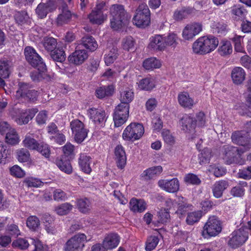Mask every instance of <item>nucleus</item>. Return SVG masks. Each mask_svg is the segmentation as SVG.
<instances>
[{
    "mask_svg": "<svg viewBox=\"0 0 251 251\" xmlns=\"http://www.w3.org/2000/svg\"><path fill=\"white\" fill-rule=\"evenodd\" d=\"M110 26L114 30L121 29L128 20V16L123 5L113 4L110 8Z\"/></svg>",
    "mask_w": 251,
    "mask_h": 251,
    "instance_id": "nucleus-2",
    "label": "nucleus"
},
{
    "mask_svg": "<svg viewBox=\"0 0 251 251\" xmlns=\"http://www.w3.org/2000/svg\"><path fill=\"white\" fill-rule=\"evenodd\" d=\"M218 44L217 38L213 36H204L199 38L193 43L192 49L196 54H205L213 51Z\"/></svg>",
    "mask_w": 251,
    "mask_h": 251,
    "instance_id": "nucleus-1",
    "label": "nucleus"
},
{
    "mask_svg": "<svg viewBox=\"0 0 251 251\" xmlns=\"http://www.w3.org/2000/svg\"><path fill=\"white\" fill-rule=\"evenodd\" d=\"M195 9L191 7H184L180 10L176 11L174 14V19L177 21H180L186 18L189 15L194 13Z\"/></svg>",
    "mask_w": 251,
    "mask_h": 251,
    "instance_id": "nucleus-36",
    "label": "nucleus"
},
{
    "mask_svg": "<svg viewBox=\"0 0 251 251\" xmlns=\"http://www.w3.org/2000/svg\"><path fill=\"white\" fill-rule=\"evenodd\" d=\"M106 16L103 12L93 10L89 15L88 18L90 22L93 24L100 25L106 19Z\"/></svg>",
    "mask_w": 251,
    "mask_h": 251,
    "instance_id": "nucleus-35",
    "label": "nucleus"
},
{
    "mask_svg": "<svg viewBox=\"0 0 251 251\" xmlns=\"http://www.w3.org/2000/svg\"><path fill=\"white\" fill-rule=\"evenodd\" d=\"M14 18L16 23L21 25L26 24L29 20L28 15L25 11H16Z\"/></svg>",
    "mask_w": 251,
    "mask_h": 251,
    "instance_id": "nucleus-39",
    "label": "nucleus"
},
{
    "mask_svg": "<svg viewBox=\"0 0 251 251\" xmlns=\"http://www.w3.org/2000/svg\"><path fill=\"white\" fill-rule=\"evenodd\" d=\"M30 75L32 80L34 81H38L43 79L50 81L52 78L50 75L47 74L46 68L44 70L37 68V70L31 72Z\"/></svg>",
    "mask_w": 251,
    "mask_h": 251,
    "instance_id": "nucleus-27",
    "label": "nucleus"
},
{
    "mask_svg": "<svg viewBox=\"0 0 251 251\" xmlns=\"http://www.w3.org/2000/svg\"><path fill=\"white\" fill-rule=\"evenodd\" d=\"M12 151L6 145L0 144V163L5 164L11 159Z\"/></svg>",
    "mask_w": 251,
    "mask_h": 251,
    "instance_id": "nucleus-31",
    "label": "nucleus"
},
{
    "mask_svg": "<svg viewBox=\"0 0 251 251\" xmlns=\"http://www.w3.org/2000/svg\"><path fill=\"white\" fill-rule=\"evenodd\" d=\"M26 226L30 230L35 231L40 227V221L36 216H30L27 219Z\"/></svg>",
    "mask_w": 251,
    "mask_h": 251,
    "instance_id": "nucleus-46",
    "label": "nucleus"
},
{
    "mask_svg": "<svg viewBox=\"0 0 251 251\" xmlns=\"http://www.w3.org/2000/svg\"><path fill=\"white\" fill-rule=\"evenodd\" d=\"M231 139L234 143L241 146L239 148H242L245 151L251 148L250 137L249 134L246 131H235L232 133Z\"/></svg>",
    "mask_w": 251,
    "mask_h": 251,
    "instance_id": "nucleus-13",
    "label": "nucleus"
},
{
    "mask_svg": "<svg viewBox=\"0 0 251 251\" xmlns=\"http://www.w3.org/2000/svg\"><path fill=\"white\" fill-rule=\"evenodd\" d=\"M222 223L215 216L209 218L203 227V233L206 232L210 236H215L222 231Z\"/></svg>",
    "mask_w": 251,
    "mask_h": 251,
    "instance_id": "nucleus-11",
    "label": "nucleus"
},
{
    "mask_svg": "<svg viewBox=\"0 0 251 251\" xmlns=\"http://www.w3.org/2000/svg\"><path fill=\"white\" fill-rule=\"evenodd\" d=\"M30 242L25 238H18L12 242V246L21 250H26L28 247H30Z\"/></svg>",
    "mask_w": 251,
    "mask_h": 251,
    "instance_id": "nucleus-57",
    "label": "nucleus"
},
{
    "mask_svg": "<svg viewBox=\"0 0 251 251\" xmlns=\"http://www.w3.org/2000/svg\"><path fill=\"white\" fill-rule=\"evenodd\" d=\"M228 183L227 181L221 180L216 182L212 187V192L214 196L216 198H221L224 191L227 188Z\"/></svg>",
    "mask_w": 251,
    "mask_h": 251,
    "instance_id": "nucleus-28",
    "label": "nucleus"
},
{
    "mask_svg": "<svg viewBox=\"0 0 251 251\" xmlns=\"http://www.w3.org/2000/svg\"><path fill=\"white\" fill-rule=\"evenodd\" d=\"M231 13L235 16L234 18L240 20L245 17L247 11L240 4L234 5L231 7Z\"/></svg>",
    "mask_w": 251,
    "mask_h": 251,
    "instance_id": "nucleus-42",
    "label": "nucleus"
},
{
    "mask_svg": "<svg viewBox=\"0 0 251 251\" xmlns=\"http://www.w3.org/2000/svg\"><path fill=\"white\" fill-rule=\"evenodd\" d=\"M6 142L9 144L15 145L19 142L18 134L14 129L7 132L5 137Z\"/></svg>",
    "mask_w": 251,
    "mask_h": 251,
    "instance_id": "nucleus-54",
    "label": "nucleus"
},
{
    "mask_svg": "<svg viewBox=\"0 0 251 251\" xmlns=\"http://www.w3.org/2000/svg\"><path fill=\"white\" fill-rule=\"evenodd\" d=\"M89 240L84 233L76 234L65 243L63 246L64 251H82L86 243Z\"/></svg>",
    "mask_w": 251,
    "mask_h": 251,
    "instance_id": "nucleus-7",
    "label": "nucleus"
},
{
    "mask_svg": "<svg viewBox=\"0 0 251 251\" xmlns=\"http://www.w3.org/2000/svg\"><path fill=\"white\" fill-rule=\"evenodd\" d=\"M24 53L26 61L33 67L42 70L46 69V65L42 58L32 47H25Z\"/></svg>",
    "mask_w": 251,
    "mask_h": 251,
    "instance_id": "nucleus-9",
    "label": "nucleus"
},
{
    "mask_svg": "<svg viewBox=\"0 0 251 251\" xmlns=\"http://www.w3.org/2000/svg\"><path fill=\"white\" fill-rule=\"evenodd\" d=\"M135 40L131 36L124 37L122 41V47L126 51L132 50L135 48Z\"/></svg>",
    "mask_w": 251,
    "mask_h": 251,
    "instance_id": "nucleus-38",
    "label": "nucleus"
},
{
    "mask_svg": "<svg viewBox=\"0 0 251 251\" xmlns=\"http://www.w3.org/2000/svg\"><path fill=\"white\" fill-rule=\"evenodd\" d=\"M182 125V130L185 132H192L195 130L196 123L195 119H194L190 115H184L180 120Z\"/></svg>",
    "mask_w": 251,
    "mask_h": 251,
    "instance_id": "nucleus-21",
    "label": "nucleus"
},
{
    "mask_svg": "<svg viewBox=\"0 0 251 251\" xmlns=\"http://www.w3.org/2000/svg\"><path fill=\"white\" fill-rule=\"evenodd\" d=\"M56 165L60 170L67 174H69L72 172V168L69 161L58 160L56 161Z\"/></svg>",
    "mask_w": 251,
    "mask_h": 251,
    "instance_id": "nucleus-55",
    "label": "nucleus"
},
{
    "mask_svg": "<svg viewBox=\"0 0 251 251\" xmlns=\"http://www.w3.org/2000/svg\"><path fill=\"white\" fill-rule=\"evenodd\" d=\"M130 209L134 212L141 213L146 209V203L143 200L132 198L130 200Z\"/></svg>",
    "mask_w": 251,
    "mask_h": 251,
    "instance_id": "nucleus-32",
    "label": "nucleus"
},
{
    "mask_svg": "<svg viewBox=\"0 0 251 251\" xmlns=\"http://www.w3.org/2000/svg\"><path fill=\"white\" fill-rule=\"evenodd\" d=\"M127 118L125 117V115L115 112L113 114V120L115 126L119 127L123 125L127 120Z\"/></svg>",
    "mask_w": 251,
    "mask_h": 251,
    "instance_id": "nucleus-62",
    "label": "nucleus"
},
{
    "mask_svg": "<svg viewBox=\"0 0 251 251\" xmlns=\"http://www.w3.org/2000/svg\"><path fill=\"white\" fill-rule=\"evenodd\" d=\"M158 185L162 189L169 193H176L179 188V181L177 178L159 180Z\"/></svg>",
    "mask_w": 251,
    "mask_h": 251,
    "instance_id": "nucleus-17",
    "label": "nucleus"
},
{
    "mask_svg": "<svg viewBox=\"0 0 251 251\" xmlns=\"http://www.w3.org/2000/svg\"><path fill=\"white\" fill-rule=\"evenodd\" d=\"M134 98V93L131 90H126L121 92L120 100L122 103L129 104Z\"/></svg>",
    "mask_w": 251,
    "mask_h": 251,
    "instance_id": "nucleus-50",
    "label": "nucleus"
},
{
    "mask_svg": "<svg viewBox=\"0 0 251 251\" xmlns=\"http://www.w3.org/2000/svg\"><path fill=\"white\" fill-rule=\"evenodd\" d=\"M120 238L118 234L111 233L107 235L103 240L102 245L105 249H112L119 244Z\"/></svg>",
    "mask_w": 251,
    "mask_h": 251,
    "instance_id": "nucleus-24",
    "label": "nucleus"
},
{
    "mask_svg": "<svg viewBox=\"0 0 251 251\" xmlns=\"http://www.w3.org/2000/svg\"><path fill=\"white\" fill-rule=\"evenodd\" d=\"M114 159L119 168L122 169L125 167L126 157L124 148L121 145L117 146L115 148Z\"/></svg>",
    "mask_w": 251,
    "mask_h": 251,
    "instance_id": "nucleus-20",
    "label": "nucleus"
},
{
    "mask_svg": "<svg viewBox=\"0 0 251 251\" xmlns=\"http://www.w3.org/2000/svg\"><path fill=\"white\" fill-rule=\"evenodd\" d=\"M159 242V239L157 236H151L146 241V250L151 251L153 250L157 245Z\"/></svg>",
    "mask_w": 251,
    "mask_h": 251,
    "instance_id": "nucleus-59",
    "label": "nucleus"
},
{
    "mask_svg": "<svg viewBox=\"0 0 251 251\" xmlns=\"http://www.w3.org/2000/svg\"><path fill=\"white\" fill-rule=\"evenodd\" d=\"M177 99L179 104L184 108L191 109L196 104L194 100L190 97L189 93L187 92L179 93Z\"/></svg>",
    "mask_w": 251,
    "mask_h": 251,
    "instance_id": "nucleus-22",
    "label": "nucleus"
},
{
    "mask_svg": "<svg viewBox=\"0 0 251 251\" xmlns=\"http://www.w3.org/2000/svg\"><path fill=\"white\" fill-rule=\"evenodd\" d=\"M202 30V25L198 23H194L187 25L182 32V37L186 40H192Z\"/></svg>",
    "mask_w": 251,
    "mask_h": 251,
    "instance_id": "nucleus-18",
    "label": "nucleus"
},
{
    "mask_svg": "<svg viewBox=\"0 0 251 251\" xmlns=\"http://www.w3.org/2000/svg\"><path fill=\"white\" fill-rule=\"evenodd\" d=\"M163 171L161 166H154L145 170L141 175V177L145 180L153 179L159 176Z\"/></svg>",
    "mask_w": 251,
    "mask_h": 251,
    "instance_id": "nucleus-23",
    "label": "nucleus"
},
{
    "mask_svg": "<svg viewBox=\"0 0 251 251\" xmlns=\"http://www.w3.org/2000/svg\"><path fill=\"white\" fill-rule=\"evenodd\" d=\"M23 144L25 148L30 150H36L38 149V142L33 138L30 136H25V139L23 141Z\"/></svg>",
    "mask_w": 251,
    "mask_h": 251,
    "instance_id": "nucleus-48",
    "label": "nucleus"
},
{
    "mask_svg": "<svg viewBox=\"0 0 251 251\" xmlns=\"http://www.w3.org/2000/svg\"><path fill=\"white\" fill-rule=\"evenodd\" d=\"M11 63L8 60L0 61V75L3 78H7L10 74Z\"/></svg>",
    "mask_w": 251,
    "mask_h": 251,
    "instance_id": "nucleus-44",
    "label": "nucleus"
},
{
    "mask_svg": "<svg viewBox=\"0 0 251 251\" xmlns=\"http://www.w3.org/2000/svg\"><path fill=\"white\" fill-rule=\"evenodd\" d=\"M129 104L120 103L115 109V112L125 115V117L128 118L129 116Z\"/></svg>",
    "mask_w": 251,
    "mask_h": 251,
    "instance_id": "nucleus-61",
    "label": "nucleus"
},
{
    "mask_svg": "<svg viewBox=\"0 0 251 251\" xmlns=\"http://www.w3.org/2000/svg\"><path fill=\"white\" fill-rule=\"evenodd\" d=\"M70 127L77 143L82 142L87 136L88 130L85 128L84 124L80 120L75 119L72 121L70 123Z\"/></svg>",
    "mask_w": 251,
    "mask_h": 251,
    "instance_id": "nucleus-10",
    "label": "nucleus"
},
{
    "mask_svg": "<svg viewBox=\"0 0 251 251\" xmlns=\"http://www.w3.org/2000/svg\"><path fill=\"white\" fill-rule=\"evenodd\" d=\"M144 133L143 126L139 123H132L126 126L123 133V138L126 141L139 139Z\"/></svg>",
    "mask_w": 251,
    "mask_h": 251,
    "instance_id": "nucleus-8",
    "label": "nucleus"
},
{
    "mask_svg": "<svg viewBox=\"0 0 251 251\" xmlns=\"http://www.w3.org/2000/svg\"><path fill=\"white\" fill-rule=\"evenodd\" d=\"M77 205L79 211L84 213H86L90 211L91 207V202L87 198L78 199L77 201Z\"/></svg>",
    "mask_w": 251,
    "mask_h": 251,
    "instance_id": "nucleus-43",
    "label": "nucleus"
},
{
    "mask_svg": "<svg viewBox=\"0 0 251 251\" xmlns=\"http://www.w3.org/2000/svg\"><path fill=\"white\" fill-rule=\"evenodd\" d=\"M218 49L219 54L222 56L230 54L232 52V45L229 41H223Z\"/></svg>",
    "mask_w": 251,
    "mask_h": 251,
    "instance_id": "nucleus-45",
    "label": "nucleus"
},
{
    "mask_svg": "<svg viewBox=\"0 0 251 251\" xmlns=\"http://www.w3.org/2000/svg\"><path fill=\"white\" fill-rule=\"evenodd\" d=\"M44 49L48 52H52L56 49L57 42L56 39L51 37H45L41 42Z\"/></svg>",
    "mask_w": 251,
    "mask_h": 251,
    "instance_id": "nucleus-34",
    "label": "nucleus"
},
{
    "mask_svg": "<svg viewBox=\"0 0 251 251\" xmlns=\"http://www.w3.org/2000/svg\"><path fill=\"white\" fill-rule=\"evenodd\" d=\"M117 48H112L108 54H106L104 57V61L107 65L113 63L117 59L118 53Z\"/></svg>",
    "mask_w": 251,
    "mask_h": 251,
    "instance_id": "nucleus-51",
    "label": "nucleus"
},
{
    "mask_svg": "<svg viewBox=\"0 0 251 251\" xmlns=\"http://www.w3.org/2000/svg\"><path fill=\"white\" fill-rule=\"evenodd\" d=\"M50 57L55 61L62 63L66 58V55L64 51L62 49L59 48L55 49L52 52H50Z\"/></svg>",
    "mask_w": 251,
    "mask_h": 251,
    "instance_id": "nucleus-49",
    "label": "nucleus"
},
{
    "mask_svg": "<svg viewBox=\"0 0 251 251\" xmlns=\"http://www.w3.org/2000/svg\"><path fill=\"white\" fill-rule=\"evenodd\" d=\"M37 112V109L35 108L22 110L20 113L19 117L16 118L15 121L19 125L26 124Z\"/></svg>",
    "mask_w": 251,
    "mask_h": 251,
    "instance_id": "nucleus-19",
    "label": "nucleus"
},
{
    "mask_svg": "<svg viewBox=\"0 0 251 251\" xmlns=\"http://www.w3.org/2000/svg\"><path fill=\"white\" fill-rule=\"evenodd\" d=\"M138 86L142 90L150 91L155 87L154 80L150 77L143 78L139 81Z\"/></svg>",
    "mask_w": 251,
    "mask_h": 251,
    "instance_id": "nucleus-40",
    "label": "nucleus"
},
{
    "mask_svg": "<svg viewBox=\"0 0 251 251\" xmlns=\"http://www.w3.org/2000/svg\"><path fill=\"white\" fill-rule=\"evenodd\" d=\"M143 66L146 70H152L159 68L161 63L159 60L154 57H151L146 59L143 63Z\"/></svg>",
    "mask_w": 251,
    "mask_h": 251,
    "instance_id": "nucleus-41",
    "label": "nucleus"
},
{
    "mask_svg": "<svg viewBox=\"0 0 251 251\" xmlns=\"http://www.w3.org/2000/svg\"><path fill=\"white\" fill-rule=\"evenodd\" d=\"M166 203L170 209L172 207L176 208L175 214L179 218L184 217L192 207L191 204L188 203L187 199L181 196H177L176 199L174 201L171 199H168Z\"/></svg>",
    "mask_w": 251,
    "mask_h": 251,
    "instance_id": "nucleus-5",
    "label": "nucleus"
},
{
    "mask_svg": "<svg viewBox=\"0 0 251 251\" xmlns=\"http://www.w3.org/2000/svg\"><path fill=\"white\" fill-rule=\"evenodd\" d=\"M212 31L214 33L223 34L226 31V25L223 23L214 22L212 25Z\"/></svg>",
    "mask_w": 251,
    "mask_h": 251,
    "instance_id": "nucleus-60",
    "label": "nucleus"
},
{
    "mask_svg": "<svg viewBox=\"0 0 251 251\" xmlns=\"http://www.w3.org/2000/svg\"><path fill=\"white\" fill-rule=\"evenodd\" d=\"M248 238V232L241 228L232 232L228 244L231 248L236 249L242 245Z\"/></svg>",
    "mask_w": 251,
    "mask_h": 251,
    "instance_id": "nucleus-12",
    "label": "nucleus"
},
{
    "mask_svg": "<svg viewBox=\"0 0 251 251\" xmlns=\"http://www.w3.org/2000/svg\"><path fill=\"white\" fill-rule=\"evenodd\" d=\"M57 7L55 0H47L46 2H41L38 5L35 12L39 18L44 19L49 12L55 10Z\"/></svg>",
    "mask_w": 251,
    "mask_h": 251,
    "instance_id": "nucleus-14",
    "label": "nucleus"
},
{
    "mask_svg": "<svg viewBox=\"0 0 251 251\" xmlns=\"http://www.w3.org/2000/svg\"><path fill=\"white\" fill-rule=\"evenodd\" d=\"M201 216L202 212L201 211L188 213L186 219V223L189 225H193L198 222Z\"/></svg>",
    "mask_w": 251,
    "mask_h": 251,
    "instance_id": "nucleus-47",
    "label": "nucleus"
},
{
    "mask_svg": "<svg viewBox=\"0 0 251 251\" xmlns=\"http://www.w3.org/2000/svg\"><path fill=\"white\" fill-rule=\"evenodd\" d=\"M89 117L95 124L100 127L103 126L106 120L105 112L104 110L95 108L88 110Z\"/></svg>",
    "mask_w": 251,
    "mask_h": 251,
    "instance_id": "nucleus-16",
    "label": "nucleus"
},
{
    "mask_svg": "<svg viewBox=\"0 0 251 251\" xmlns=\"http://www.w3.org/2000/svg\"><path fill=\"white\" fill-rule=\"evenodd\" d=\"M149 47L154 50H163L165 49L164 38L160 35H156L150 38Z\"/></svg>",
    "mask_w": 251,
    "mask_h": 251,
    "instance_id": "nucleus-25",
    "label": "nucleus"
},
{
    "mask_svg": "<svg viewBox=\"0 0 251 251\" xmlns=\"http://www.w3.org/2000/svg\"><path fill=\"white\" fill-rule=\"evenodd\" d=\"M62 13L57 18V23L58 25H62L67 23L71 18V12L68 10L67 5L63 3L61 6Z\"/></svg>",
    "mask_w": 251,
    "mask_h": 251,
    "instance_id": "nucleus-29",
    "label": "nucleus"
},
{
    "mask_svg": "<svg viewBox=\"0 0 251 251\" xmlns=\"http://www.w3.org/2000/svg\"><path fill=\"white\" fill-rule=\"evenodd\" d=\"M88 57L87 50L82 49L81 46L77 45L75 51L69 56L68 60L70 63L79 65L82 64Z\"/></svg>",
    "mask_w": 251,
    "mask_h": 251,
    "instance_id": "nucleus-15",
    "label": "nucleus"
},
{
    "mask_svg": "<svg viewBox=\"0 0 251 251\" xmlns=\"http://www.w3.org/2000/svg\"><path fill=\"white\" fill-rule=\"evenodd\" d=\"M211 157V152L208 149H204L199 155V160L200 164H204L208 163Z\"/></svg>",
    "mask_w": 251,
    "mask_h": 251,
    "instance_id": "nucleus-56",
    "label": "nucleus"
},
{
    "mask_svg": "<svg viewBox=\"0 0 251 251\" xmlns=\"http://www.w3.org/2000/svg\"><path fill=\"white\" fill-rule=\"evenodd\" d=\"M73 208V205L69 203H64L55 208L56 213L59 215H64L67 214Z\"/></svg>",
    "mask_w": 251,
    "mask_h": 251,
    "instance_id": "nucleus-53",
    "label": "nucleus"
},
{
    "mask_svg": "<svg viewBox=\"0 0 251 251\" xmlns=\"http://www.w3.org/2000/svg\"><path fill=\"white\" fill-rule=\"evenodd\" d=\"M245 71L241 67H235L232 71L231 77L235 84L242 83L245 80Z\"/></svg>",
    "mask_w": 251,
    "mask_h": 251,
    "instance_id": "nucleus-33",
    "label": "nucleus"
},
{
    "mask_svg": "<svg viewBox=\"0 0 251 251\" xmlns=\"http://www.w3.org/2000/svg\"><path fill=\"white\" fill-rule=\"evenodd\" d=\"M113 92L114 87L112 85L100 87L96 91V96L99 99L110 96L113 94Z\"/></svg>",
    "mask_w": 251,
    "mask_h": 251,
    "instance_id": "nucleus-37",
    "label": "nucleus"
},
{
    "mask_svg": "<svg viewBox=\"0 0 251 251\" xmlns=\"http://www.w3.org/2000/svg\"><path fill=\"white\" fill-rule=\"evenodd\" d=\"M36 150L39 152L45 158H49L50 154V150L48 145L44 143L39 144L38 146V149Z\"/></svg>",
    "mask_w": 251,
    "mask_h": 251,
    "instance_id": "nucleus-63",
    "label": "nucleus"
},
{
    "mask_svg": "<svg viewBox=\"0 0 251 251\" xmlns=\"http://www.w3.org/2000/svg\"><path fill=\"white\" fill-rule=\"evenodd\" d=\"M245 150L241 148L233 147L229 145H224L221 149L222 158L227 165L237 164L242 165L244 160L241 157Z\"/></svg>",
    "mask_w": 251,
    "mask_h": 251,
    "instance_id": "nucleus-3",
    "label": "nucleus"
},
{
    "mask_svg": "<svg viewBox=\"0 0 251 251\" xmlns=\"http://www.w3.org/2000/svg\"><path fill=\"white\" fill-rule=\"evenodd\" d=\"M133 23L137 27L144 28L150 23V11L145 3H142L137 8L133 18Z\"/></svg>",
    "mask_w": 251,
    "mask_h": 251,
    "instance_id": "nucleus-6",
    "label": "nucleus"
},
{
    "mask_svg": "<svg viewBox=\"0 0 251 251\" xmlns=\"http://www.w3.org/2000/svg\"><path fill=\"white\" fill-rule=\"evenodd\" d=\"M184 181L186 184L194 185H199L201 183V180L198 176L192 173L186 174L184 177Z\"/></svg>",
    "mask_w": 251,
    "mask_h": 251,
    "instance_id": "nucleus-52",
    "label": "nucleus"
},
{
    "mask_svg": "<svg viewBox=\"0 0 251 251\" xmlns=\"http://www.w3.org/2000/svg\"><path fill=\"white\" fill-rule=\"evenodd\" d=\"M15 96L21 101L34 102L37 100L38 93L28 83L19 82Z\"/></svg>",
    "mask_w": 251,
    "mask_h": 251,
    "instance_id": "nucleus-4",
    "label": "nucleus"
},
{
    "mask_svg": "<svg viewBox=\"0 0 251 251\" xmlns=\"http://www.w3.org/2000/svg\"><path fill=\"white\" fill-rule=\"evenodd\" d=\"M17 159L21 162H26L30 159L29 152L25 149H21L17 151Z\"/></svg>",
    "mask_w": 251,
    "mask_h": 251,
    "instance_id": "nucleus-58",
    "label": "nucleus"
},
{
    "mask_svg": "<svg viewBox=\"0 0 251 251\" xmlns=\"http://www.w3.org/2000/svg\"><path fill=\"white\" fill-rule=\"evenodd\" d=\"M162 136L165 143L169 145H173L175 142L174 137L172 135L170 130L164 129L162 131Z\"/></svg>",
    "mask_w": 251,
    "mask_h": 251,
    "instance_id": "nucleus-64",
    "label": "nucleus"
},
{
    "mask_svg": "<svg viewBox=\"0 0 251 251\" xmlns=\"http://www.w3.org/2000/svg\"><path fill=\"white\" fill-rule=\"evenodd\" d=\"M80 42L78 46H81L82 49L85 48L92 51L95 50L98 46L97 42L92 36L83 37Z\"/></svg>",
    "mask_w": 251,
    "mask_h": 251,
    "instance_id": "nucleus-26",
    "label": "nucleus"
},
{
    "mask_svg": "<svg viewBox=\"0 0 251 251\" xmlns=\"http://www.w3.org/2000/svg\"><path fill=\"white\" fill-rule=\"evenodd\" d=\"M91 157L85 153H81L78 159V163L81 170L86 174H90L91 168L90 167Z\"/></svg>",
    "mask_w": 251,
    "mask_h": 251,
    "instance_id": "nucleus-30",
    "label": "nucleus"
}]
</instances>
